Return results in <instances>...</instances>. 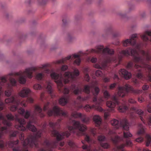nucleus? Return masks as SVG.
I'll return each mask as SVG.
<instances>
[{"mask_svg": "<svg viewBox=\"0 0 151 151\" xmlns=\"http://www.w3.org/2000/svg\"><path fill=\"white\" fill-rule=\"evenodd\" d=\"M126 146L127 147H131L133 146V144L132 141L129 139H126Z\"/></svg>", "mask_w": 151, "mask_h": 151, "instance_id": "obj_30", "label": "nucleus"}, {"mask_svg": "<svg viewBox=\"0 0 151 151\" xmlns=\"http://www.w3.org/2000/svg\"><path fill=\"white\" fill-rule=\"evenodd\" d=\"M71 115L73 117L76 118L81 117L82 116V114L81 113H78L76 112H74L72 113Z\"/></svg>", "mask_w": 151, "mask_h": 151, "instance_id": "obj_21", "label": "nucleus"}, {"mask_svg": "<svg viewBox=\"0 0 151 151\" xmlns=\"http://www.w3.org/2000/svg\"><path fill=\"white\" fill-rule=\"evenodd\" d=\"M111 123L112 126H116L119 124V121L117 119H114L111 121Z\"/></svg>", "mask_w": 151, "mask_h": 151, "instance_id": "obj_29", "label": "nucleus"}, {"mask_svg": "<svg viewBox=\"0 0 151 151\" xmlns=\"http://www.w3.org/2000/svg\"><path fill=\"white\" fill-rule=\"evenodd\" d=\"M68 68L67 65H63L61 68V70L63 71H65Z\"/></svg>", "mask_w": 151, "mask_h": 151, "instance_id": "obj_57", "label": "nucleus"}, {"mask_svg": "<svg viewBox=\"0 0 151 151\" xmlns=\"http://www.w3.org/2000/svg\"><path fill=\"white\" fill-rule=\"evenodd\" d=\"M142 91L137 89H134L133 88L131 89V92L134 94H138L141 92Z\"/></svg>", "mask_w": 151, "mask_h": 151, "instance_id": "obj_31", "label": "nucleus"}, {"mask_svg": "<svg viewBox=\"0 0 151 151\" xmlns=\"http://www.w3.org/2000/svg\"><path fill=\"white\" fill-rule=\"evenodd\" d=\"M126 146V145L125 144H122L121 145L117 146L116 148L118 149H121L123 148Z\"/></svg>", "mask_w": 151, "mask_h": 151, "instance_id": "obj_45", "label": "nucleus"}, {"mask_svg": "<svg viewBox=\"0 0 151 151\" xmlns=\"http://www.w3.org/2000/svg\"><path fill=\"white\" fill-rule=\"evenodd\" d=\"M84 79L87 82H89L90 80V77L88 73H86V74L85 76H84Z\"/></svg>", "mask_w": 151, "mask_h": 151, "instance_id": "obj_47", "label": "nucleus"}, {"mask_svg": "<svg viewBox=\"0 0 151 151\" xmlns=\"http://www.w3.org/2000/svg\"><path fill=\"white\" fill-rule=\"evenodd\" d=\"M60 115L66 117L68 116V113L66 111H64L61 110V111H60Z\"/></svg>", "mask_w": 151, "mask_h": 151, "instance_id": "obj_33", "label": "nucleus"}, {"mask_svg": "<svg viewBox=\"0 0 151 151\" xmlns=\"http://www.w3.org/2000/svg\"><path fill=\"white\" fill-rule=\"evenodd\" d=\"M127 107L125 106H120L119 107L118 110L119 112H124L126 110Z\"/></svg>", "mask_w": 151, "mask_h": 151, "instance_id": "obj_32", "label": "nucleus"}, {"mask_svg": "<svg viewBox=\"0 0 151 151\" xmlns=\"http://www.w3.org/2000/svg\"><path fill=\"white\" fill-rule=\"evenodd\" d=\"M146 137L147 139L146 141V146H148L151 142V137L148 134L146 135Z\"/></svg>", "mask_w": 151, "mask_h": 151, "instance_id": "obj_26", "label": "nucleus"}, {"mask_svg": "<svg viewBox=\"0 0 151 151\" xmlns=\"http://www.w3.org/2000/svg\"><path fill=\"white\" fill-rule=\"evenodd\" d=\"M141 59L140 58L135 57L134 58V60L135 62H137L141 60Z\"/></svg>", "mask_w": 151, "mask_h": 151, "instance_id": "obj_64", "label": "nucleus"}, {"mask_svg": "<svg viewBox=\"0 0 151 151\" xmlns=\"http://www.w3.org/2000/svg\"><path fill=\"white\" fill-rule=\"evenodd\" d=\"M73 122L74 128L75 129L78 130L81 132H85L87 130L86 126L83 124H81L80 122L73 120Z\"/></svg>", "mask_w": 151, "mask_h": 151, "instance_id": "obj_5", "label": "nucleus"}, {"mask_svg": "<svg viewBox=\"0 0 151 151\" xmlns=\"http://www.w3.org/2000/svg\"><path fill=\"white\" fill-rule=\"evenodd\" d=\"M42 133L41 130L38 131L35 137L31 136H29L27 139L25 140L23 143V146L24 148H27V146L29 145L32 146L34 145L36 147L37 146V143L36 142L37 138L41 137Z\"/></svg>", "mask_w": 151, "mask_h": 151, "instance_id": "obj_1", "label": "nucleus"}, {"mask_svg": "<svg viewBox=\"0 0 151 151\" xmlns=\"http://www.w3.org/2000/svg\"><path fill=\"white\" fill-rule=\"evenodd\" d=\"M129 103L132 104H134L136 103V101L135 100L132 99H129Z\"/></svg>", "mask_w": 151, "mask_h": 151, "instance_id": "obj_62", "label": "nucleus"}, {"mask_svg": "<svg viewBox=\"0 0 151 151\" xmlns=\"http://www.w3.org/2000/svg\"><path fill=\"white\" fill-rule=\"evenodd\" d=\"M30 91L29 88H24L19 93V95L22 97H25L27 96Z\"/></svg>", "mask_w": 151, "mask_h": 151, "instance_id": "obj_12", "label": "nucleus"}, {"mask_svg": "<svg viewBox=\"0 0 151 151\" xmlns=\"http://www.w3.org/2000/svg\"><path fill=\"white\" fill-rule=\"evenodd\" d=\"M5 94L6 96H9L11 95V90H8L6 91L5 92Z\"/></svg>", "mask_w": 151, "mask_h": 151, "instance_id": "obj_51", "label": "nucleus"}, {"mask_svg": "<svg viewBox=\"0 0 151 151\" xmlns=\"http://www.w3.org/2000/svg\"><path fill=\"white\" fill-rule=\"evenodd\" d=\"M120 53L124 55H130L129 51L128 50H125L121 51Z\"/></svg>", "mask_w": 151, "mask_h": 151, "instance_id": "obj_34", "label": "nucleus"}, {"mask_svg": "<svg viewBox=\"0 0 151 151\" xmlns=\"http://www.w3.org/2000/svg\"><path fill=\"white\" fill-rule=\"evenodd\" d=\"M47 88L49 93L51 94L52 92V89L51 86L50 85H48L47 87Z\"/></svg>", "mask_w": 151, "mask_h": 151, "instance_id": "obj_38", "label": "nucleus"}, {"mask_svg": "<svg viewBox=\"0 0 151 151\" xmlns=\"http://www.w3.org/2000/svg\"><path fill=\"white\" fill-rule=\"evenodd\" d=\"M79 71L77 69H75L73 73L67 72H65V75L66 78L68 77L73 79L75 77V76H79Z\"/></svg>", "mask_w": 151, "mask_h": 151, "instance_id": "obj_9", "label": "nucleus"}, {"mask_svg": "<svg viewBox=\"0 0 151 151\" xmlns=\"http://www.w3.org/2000/svg\"><path fill=\"white\" fill-rule=\"evenodd\" d=\"M15 101L14 97H12L5 99V102L6 104L12 103Z\"/></svg>", "mask_w": 151, "mask_h": 151, "instance_id": "obj_23", "label": "nucleus"}, {"mask_svg": "<svg viewBox=\"0 0 151 151\" xmlns=\"http://www.w3.org/2000/svg\"><path fill=\"white\" fill-rule=\"evenodd\" d=\"M123 88L121 87H119L117 93L114 94L111 97L112 100L113 101H114L115 103H116L117 104H119L118 97L123 98L125 96L126 94L125 91H124Z\"/></svg>", "mask_w": 151, "mask_h": 151, "instance_id": "obj_4", "label": "nucleus"}, {"mask_svg": "<svg viewBox=\"0 0 151 151\" xmlns=\"http://www.w3.org/2000/svg\"><path fill=\"white\" fill-rule=\"evenodd\" d=\"M102 147L105 149L107 148L108 147V145L106 143H102L101 144Z\"/></svg>", "mask_w": 151, "mask_h": 151, "instance_id": "obj_49", "label": "nucleus"}, {"mask_svg": "<svg viewBox=\"0 0 151 151\" xmlns=\"http://www.w3.org/2000/svg\"><path fill=\"white\" fill-rule=\"evenodd\" d=\"M144 132L143 128H142L138 130L137 133V134L138 135H141L143 134Z\"/></svg>", "mask_w": 151, "mask_h": 151, "instance_id": "obj_46", "label": "nucleus"}, {"mask_svg": "<svg viewBox=\"0 0 151 151\" xmlns=\"http://www.w3.org/2000/svg\"><path fill=\"white\" fill-rule=\"evenodd\" d=\"M81 62V60L80 58L76 59L74 61V63L77 64V65H79Z\"/></svg>", "mask_w": 151, "mask_h": 151, "instance_id": "obj_50", "label": "nucleus"}, {"mask_svg": "<svg viewBox=\"0 0 151 151\" xmlns=\"http://www.w3.org/2000/svg\"><path fill=\"white\" fill-rule=\"evenodd\" d=\"M51 77L52 78L55 80H57L55 81V82L60 87L63 86L62 81L63 80V78L61 76H59L58 74L55 73H51L50 75Z\"/></svg>", "mask_w": 151, "mask_h": 151, "instance_id": "obj_7", "label": "nucleus"}, {"mask_svg": "<svg viewBox=\"0 0 151 151\" xmlns=\"http://www.w3.org/2000/svg\"><path fill=\"white\" fill-rule=\"evenodd\" d=\"M123 134L124 137V138H129L132 136V134L129 132H125L124 131Z\"/></svg>", "mask_w": 151, "mask_h": 151, "instance_id": "obj_27", "label": "nucleus"}, {"mask_svg": "<svg viewBox=\"0 0 151 151\" xmlns=\"http://www.w3.org/2000/svg\"><path fill=\"white\" fill-rule=\"evenodd\" d=\"M68 96H63L60 98L59 100V104L62 106L65 105L68 103Z\"/></svg>", "mask_w": 151, "mask_h": 151, "instance_id": "obj_13", "label": "nucleus"}, {"mask_svg": "<svg viewBox=\"0 0 151 151\" xmlns=\"http://www.w3.org/2000/svg\"><path fill=\"white\" fill-rule=\"evenodd\" d=\"M93 120L95 123L98 125H99L101 124V119L99 115H95L93 118Z\"/></svg>", "mask_w": 151, "mask_h": 151, "instance_id": "obj_15", "label": "nucleus"}, {"mask_svg": "<svg viewBox=\"0 0 151 151\" xmlns=\"http://www.w3.org/2000/svg\"><path fill=\"white\" fill-rule=\"evenodd\" d=\"M49 104V103H47L46 104H45L44 106L43 110L44 111H45L47 110L49 108L48 105Z\"/></svg>", "mask_w": 151, "mask_h": 151, "instance_id": "obj_55", "label": "nucleus"}, {"mask_svg": "<svg viewBox=\"0 0 151 151\" xmlns=\"http://www.w3.org/2000/svg\"><path fill=\"white\" fill-rule=\"evenodd\" d=\"M105 138L103 136H100L98 137V140L100 141H103L105 140Z\"/></svg>", "mask_w": 151, "mask_h": 151, "instance_id": "obj_43", "label": "nucleus"}, {"mask_svg": "<svg viewBox=\"0 0 151 151\" xmlns=\"http://www.w3.org/2000/svg\"><path fill=\"white\" fill-rule=\"evenodd\" d=\"M145 56L147 60L148 61L151 59V55L149 52H147L145 54Z\"/></svg>", "mask_w": 151, "mask_h": 151, "instance_id": "obj_39", "label": "nucleus"}, {"mask_svg": "<svg viewBox=\"0 0 151 151\" xmlns=\"http://www.w3.org/2000/svg\"><path fill=\"white\" fill-rule=\"evenodd\" d=\"M33 88L35 90H40L41 88V86L40 84H37L34 86Z\"/></svg>", "mask_w": 151, "mask_h": 151, "instance_id": "obj_37", "label": "nucleus"}, {"mask_svg": "<svg viewBox=\"0 0 151 151\" xmlns=\"http://www.w3.org/2000/svg\"><path fill=\"white\" fill-rule=\"evenodd\" d=\"M15 120L17 122H18L20 124V125H16L15 127L19 130L24 131L25 130V127L22 125L25 124V122L24 119H19L17 117L15 118Z\"/></svg>", "mask_w": 151, "mask_h": 151, "instance_id": "obj_8", "label": "nucleus"}, {"mask_svg": "<svg viewBox=\"0 0 151 151\" xmlns=\"http://www.w3.org/2000/svg\"><path fill=\"white\" fill-rule=\"evenodd\" d=\"M30 115V113L28 111L26 112L25 114L24 115V117L25 118H28Z\"/></svg>", "mask_w": 151, "mask_h": 151, "instance_id": "obj_60", "label": "nucleus"}, {"mask_svg": "<svg viewBox=\"0 0 151 151\" xmlns=\"http://www.w3.org/2000/svg\"><path fill=\"white\" fill-rule=\"evenodd\" d=\"M64 59H62L60 60L56 61L55 63L56 64H61L64 62Z\"/></svg>", "mask_w": 151, "mask_h": 151, "instance_id": "obj_56", "label": "nucleus"}, {"mask_svg": "<svg viewBox=\"0 0 151 151\" xmlns=\"http://www.w3.org/2000/svg\"><path fill=\"white\" fill-rule=\"evenodd\" d=\"M19 141L17 140L16 141H12L10 142L9 144V146L12 147H14V145L17 144L18 143Z\"/></svg>", "mask_w": 151, "mask_h": 151, "instance_id": "obj_28", "label": "nucleus"}, {"mask_svg": "<svg viewBox=\"0 0 151 151\" xmlns=\"http://www.w3.org/2000/svg\"><path fill=\"white\" fill-rule=\"evenodd\" d=\"M6 117L8 120H12L14 119V116L11 114H9L7 115Z\"/></svg>", "mask_w": 151, "mask_h": 151, "instance_id": "obj_35", "label": "nucleus"}, {"mask_svg": "<svg viewBox=\"0 0 151 151\" xmlns=\"http://www.w3.org/2000/svg\"><path fill=\"white\" fill-rule=\"evenodd\" d=\"M119 74H122L124 78L126 80L130 79L132 76L130 73H129L125 69H122L119 71Z\"/></svg>", "mask_w": 151, "mask_h": 151, "instance_id": "obj_10", "label": "nucleus"}, {"mask_svg": "<svg viewBox=\"0 0 151 151\" xmlns=\"http://www.w3.org/2000/svg\"><path fill=\"white\" fill-rule=\"evenodd\" d=\"M61 109H60L58 106H55L53 109V111H54L57 115H60V111Z\"/></svg>", "mask_w": 151, "mask_h": 151, "instance_id": "obj_22", "label": "nucleus"}, {"mask_svg": "<svg viewBox=\"0 0 151 151\" xmlns=\"http://www.w3.org/2000/svg\"><path fill=\"white\" fill-rule=\"evenodd\" d=\"M52 134L53 136L56 137L57 140L59 141L64 138V136H65L68 137L70 135V134L68 132H66L63 133L61 135L57 131L54 130L52 132Z\"/></svg>", "mask_w": 151, "mask_h": 151, "instance_id": "obj_6", "label": "nucleus"}, {"mask_svg": "<svg viewBox=\"0 0 151 151\" xmlns=\"http://www.w3.org/2000/svg\"><path fill=\"white\" fill-rule=\"evenodd\" d=\"M33 122H34L30 121L28 124L27 126V127L29 130L32 132H35L36 131L37 129L34 125L32 124V123Z\"/></svg>", "mask_w": 151, "mask_h": 151, "instance_id": "obj_14", "label": "nucleus"}, {"mask_svg": "<svg viewBox=\"0 0 151 151\" xmlns=\"http://www.w3.org/2000/svg\"><path fill=\"white\" fill-rule=\"evenodd\" d=\"M121 87L123 88L124 91H125L126 94L129 91L131 92V89L132 88L131 86L127 84H126L124 86Z\"/></svg>", "mask_w": 151, "mask_h": 151, "instance_id": "obj_19", "label": "nucleus"}, {"mask_svg": "<svg viewBox=\"0 0 151 151\" xmlns=\"http://www.w3.org/2000/svg\"><path fill=\"white\" fill-rule=\"evenodd\" d=\"M114 102L112 103L111 101H108L106 103L107 106L111 108H113L115 106V104H117L114 101Z\"/></svg>", "mask_w": 151, "mask_h": 151, "instance_id": "obj_24", "label": "nucleus"}, {"mask_svg": "<svg viewBox=\"0 0 151 151\" xmlns=\"http://www.w3.org/2000/svg\"><path fill=\"white\" fill-rule=\"evenodd\" d=\"M94 90L95 93H94L93 94L94 96H95L98 95V94L100 90L99 89V88L98 87H95L94 88Z\"/></svg>", "mask_w": 151, "mask_h": 151, "instance_id": "obj_41", "label": "nucleus"}, {"mask_svg": "<svg viewBox=\"0 0 151 151\" xmlns=\"http://www.w3.org/2000/svg\"><path fill=\"white\" fill-rule=\"evenodd\" d=\"M81 121L84 123L87 124L89 122V117H87L85 115L81 116Z\"/></svg>", "mask_w": 151, "mask_h": 151, "instance_id": "obj_18", "label": "nucleus"}, {"mask_svg": "<svg viewBox=\"0 0 151 151\" xmlns=\"http://www.w3.org/2000/svg\"><path fill=\"white\" fill-rule=\"evenodd\" d=\"M119 138L118 136H116L114 138L112 139V141L114 143H116L118 141Z\"/></svg>", "mask_w": 151, "mask_h": 151, "instance_id": "obj_58", "label": "nucleus"}, {"mask_svg": "<svg viewBox=\"0 0 151 151\" xmlns=\"http://www.w3.org/2000/svg\"><path fill=\"white\" fill-rule=\"evenodd\" d=\"M0 119L3 120L2 122L4 124L6 125L9 127L11 125V123L10 122H8L6 119H4L3 117L1 114H0Z\"/></svg>", "mask_w": 151, "mask_h": 151, "instance_id": "obj_20", "label": "nucleus"}, {"mask_svg": "<svg viewBox=\"0 0 151 151\" xmlns=\"http://www.w3.org/2000/svg\"><path fill=\"white\" fill-rule=\"evenodd\" d=\"M135 110V112L138 114L140 115H142L143 114L144 112L142 110L139 109Z\"/></svg>", "mask_w": 151, "mask_h": 151, "instance_id": "obj_42", "label": "nucleus"}, {"mask_svg": "<svg viewBox=\"0 0 151 151\" xmlns=\"http://www.w3.org/2000/svg\"><path fill=\"white\" fill-rule=\"evenodd\" d=\"M91 85H86L84 87L83 91L87 94H89L90 92V89L92 88Z\"/></svg>", "mask_w": 151, "mask_h": 151, "instance_id": "obj_17", "label": "nucleus"}, {"mask_svg": "<svg viewBox=\"0 0 151 151\" xmlns=\"http://www.w3.org/2000/svg\"><path fill=\"white\" fill-rule=\"evenodd\" d=\"M129 44H130L131 45H133L135 44V42L134 41L133 42H132L131 39H127L124 41L123 42V46L124 47L127 46Z\"/></svg>", "mask_w": 151, "mask_h": 151, "instance_id": "obj_16", "label": "nucleus"}, {"mask_svg": "<svg viewBox=\"0 0 151 151\" xmlns=\"http://www.w3.org/2000/svg\"><path fill=\"white\" fill-rule=\"evenodd\" d=\"M42 111V109L39 106H36L35 107V114H39Z\"/></svg>", "mask_w": 151, "mask_h": 151, "instance_id": "obj_25", "label": "nucleus"}, {"mask_svg": "<svg viewBox=\"0 0 151 151\" xmlns=\"http://www.w3.org/2000/svg\"><path fill=\"white\" fill-rule=\"evenodd\" d=\"M96 50L92 49L91 51V52H94L98 53H108L111 55L113 54L114 53V50L113 49H110L108 47L104 49V46L102 45L97 46L96 47Z\"/></svg>", "mask_w": 151, "mask_h": 151, "instance_id": "obj_3", "label": "nucleus"}, {"mask_svg": "<svg viewBox=\"0 0 151 151\" xmlns=\"http://www.w3.org/2000/svg\"><path fill=\"white\" fill-rule=\"evenodd\" d=\"M10 81L12 86H14L15 85L16 81L15 79L12 78H10Z\"/></svg>", "mask_w": 151, "mask_h": 151, "instance_id": "obj_44", "label": "nucleus"}, {"mask_svg": "<svg viewBox=\"0 0 151 151\" xmlns=\"http://www.w3.org/2000/svg\"><path fill=\"white\" fill-rule=\"evenodd\" d=\"M18 113L20 114H23L24 112V109L22 108H20L18 110Z\"/></svg>", "mask_w": 151, "mask_h": 151, "instance_id": "obj_59", "label": "nucleus"}, {"mask_svg": "<svg viewBox=\"0 0 151 151\" xmlns=\"http://www.w3.org/2000/svg\"><path fill=\"white\" fill-rule=\"evenodd\" d=\"M120 125L123 129L126 131L129 130V124L126 120L124 119L122 120L120 122Z\"/></svg>", "mask_w": 151, "mask_h": 151, "instance_id": "obj_11", "label": "nucleus"}, {"mask_svg": "<svg viewBox=\"0 0 151 151\" xmlns=\"http://www.w3.org/2000/svg\"><path fill=\"white\" fill-rule=\"evenodd\" d=\"M73 93L75 95H77L81 93V91L78 89H76L74 90Z\"/></svg>", "mask_w": 151, "mask_h": 151, "instance_id": "obj_48", "label": "nucleus"}, {"mask_svg": "<svg viewBox=\"0 0 151 151\" xmlns=\"http://www.w3.org/2000/svg\"><path fill=\"white\" fill-rule=\"evenodd\" d=\"M143 140V138L142 137H140L136 139L135 141L138 142H141Z\"/></svg>", "mask_w": 151, "mask_h": 151, "instance_id": "obj_53", "label": "nucleus"}, {"mask_svg": "<svg viewBox=\"0 0 151 151\" xmlns=\"http://www.w3.org/2000/svg\"><path fill=\"white\" fill-rule=\"evenodd\" d=\"M17 107L16 105H12L11 106L10 109L12 111H14L16 110Z\"/></svg>", "mask_w": 151, "mask_h": 151, "instance_id": "obj_36", "label": "nucleus"}, {"mask_svg": "<svg viewBox=\"0 0 151 151\" xmlns=\"http://www.w3.org/2000/svg\"><path fill=\"white\" fill-rule=\"evenodd\" d=\"M17 133V131H14L11 132L9 135L10 137H16Z\"/></svg>", "mask_w": 151, "mask_h": 151, "instance_id": "obj_40", "label": "nucleus"}, {"mask_svg": "<svg viewBox=\"0 0 151 151\" xmlns=\"http://www.w3.org/2000/svg\"><path fill=\"white\" fill-rule=\"evenodd\" d=\"M101 71L99 70H97L96 72V76H99L102 74Z\"/></svg>", "mask_w": 151, "mask_h": 151, "instance_id": "obj_54", "label": "nucleus"}, {"mask_svg": "<svg viewBox=\"0 0 151 151\" xmlns=\"http://www.w3.org/2000/svg\"><path fill=\"white\" fill-rule=\"evenodd\" d=\"M138 100L139 102L141 103L143 102V101H145V100H144V98H142V97H138Z\"/></svg>", "mask_w": 151, "mask_h": 151, "instance_id": "obj_63", "label": "nucleus"}, {"mask_svg": "<svg viewBox=\"0 0 151 151\" xmlns=\"http://www.w3.org/2000/svg\"><path fill=\"white\" fill-rule=\"evenodd\" d=\"M36 78L38 80H40L42 78V73H39L36 76Z\"/></svg>", "mask_w": 151, "mask_h": 151, "instance_id": "obj_52", "label": "nucleus"}, {"mask_svg": "<svg viewBox=\"0 0 151 151\" xmlns=\"http://www.w3.org/2000/svg\"><path fill=\"white\" fill-rule=\"evenodd\" d=\"M37 69V68L36 67H32L30 68L26 69L25 71L22 73L21 71H20L18 73H17L14 74L16 75H21L22 76L19 78V83L22 84L25 83L26 82L25 78L22 76L24 74H26L28 76V77L29 78H31L32 77V71H35Z\"/></svg>", "mask_w": 151, "mask_h": 151, "instance_id": "obj_2", "label": "nucleus"}, {"mask_svg": "<svg viewBox=\"0 0 151 151\" xmlns=\"http://www.w3.org/2000/svg\"><path fill=\"white\" fill-rule=\"evenodd\" d=\"M130 51L132 55H134L137 54V52L135 50H131Z\"/></svg>", "mask_w": 151, "mask_h": 151, "instance_id": "obj_61", "label": "nucleus"}]
</instances>
